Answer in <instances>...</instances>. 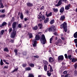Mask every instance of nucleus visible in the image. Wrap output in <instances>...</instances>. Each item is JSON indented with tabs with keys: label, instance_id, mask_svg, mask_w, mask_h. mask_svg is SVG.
Returning <instances> with one entry per match:
<instances>
[{
	"label": "nucleus",
	"instance_id": "obj_1",
	"mask_svg": "<svg viewBox=\"0 0 77 77\" xmlns=\"http://www.w3.org/2000/svg\"><path fill=\"white\" fill-rule=\"evenodd\" d=\"M16 25H17V23L16 22H14L13 24L12 28L13 29V32L11 34V38H14L15 36L16 35V31H15V28L16 27Z\"/></svg>",
	"mask_w": 77,
	"mask_h": 77
},
{
	"label": "nucleus",
	"instance_id": "obj_2",
	"mask_svg": "<svg viewBox=\"0 0 77 77\" xmlns=\"http://www.w3.org/2000/svg\"><path fill=\"white\" fill-rule=\"evenodd\" d=\"M39 35H36L35 39L32 41V42L33 43V47H36V44H37L36 41H38L39 39Z\"/></svg>",
	"mask_w": 77,
	"mask_h": 77
},
{
	"label": "nucleus",
	"instance_id": "obj_3",
	"mask_svg": "<svg viewBox=\"0 0 77 77\" xmlns=\"http://www.w3.org/2000/svg\"><path fill=\"white\" fill-rule=\"evenodd\" d=\"M66 23V22H64L63 24H62L60 25V28L61 29H63H63L65 32H67V26Z\"/></svg>",
	"mask_w": 77,
	"mask_h": 77
},
{
	"label": "nucleus",
	"instance_id": "obj_4",
	"mask_svg": "<svg viewBox=\"0 0 77 77\" xmlns=\"http://www.w3.org/2000/svg\"><path fill=\"white\" fill-rule=\"evenodd\" d=\"M40 41L42 44H45L46 43L47 40H46V39L45 38V35H43L42 36V38L40 39Z\"/></svg>",
	"mask_w": 77,
	"mask_h": 77
},
{
	"label": "nucleus",
	"instance_id": "obj_5",
	"mask_svg": "<svg viewBox=\"0 0 77 77\" xmlns=\"http://www.w3.org/2000/svg\"><path fill=\"white\" fill-rule=\"evenodd\" d=\"M47 30H48L49 32H55L56 30V27L54 26H52L51 28H48L47 29Z\"/></svg>",
	"mask_w": 77,
	"mask_h": 77
},
{
	"label": "nucleus",
	"instance_id": "obj_6",
	"mask_svg": "<svg viewBox=\"0 0 77 77\" xmlns=\"http://www.w3.org/2000/svg\"><path fill=\"white\" fill-rule=\"evenodd\" d=\"M63 55L60 56L58 57V61L59 62H62L63 60Z\"/></svg>",
	"mask_w": 77,
	"mask_h": 77
},
{
	"label": "nucleus",
	"instance_id": "obj_7",
	"mask_svg": "<svg viewBox=\"0 0 77 77\" xmlns=\"http://www.w3.org/2000/svg\"><path fill=\"white\" fill-rule=\"evenodd\" d=\"M62 3V0H60L58 3L56 5V6L58 7L60 6L61 4Z\"/></svg>",
	"mask_w": 77,
	"mask_h": 77
},
{
	"label": "nucleus",
	"instance_id": "obj_8",
	"mask_svg": "<svg viewBox=\"0 0 77 77\" xmlns=\"http://www.w3.org/2000/svg\"><path fill=\"white\" fill-rule=\"evenodd\" d=\"M45 15L47 17H51L52 15V12H51L48 14L47 13H46Z\"/></svg>",
	"mask_w": 77,
	"mask_h": 77
},
{
	"label": "nucleus",
	"instance_id": "obj_9",
	"mask_svg": "<svg viewBox=\"0 0 77 77\" xmlns=\"http://www.w3.org/2000/svg\"><path fill=\"white\" fill-rule=\"evenodd\" d=\"M49 62H50L51 63H52V62H54V60L53 59V58H51V57L49 58Z\"/></svg>",
	"mask_w": 77,
	"mask_h": 77
},
{
	"label": "nucleus",
	"instance_id": "obj_10",
	"mask_svg": "<svg viewBox=\"0 0 77 77\" xmlns=\"http://www.w3.org/2000/svg\"><path fill=\"white\" fill-rule=\"evenodd\" d=\"M70 8V5H67L65 6V9H66V10H69V8Z\"/></svg>",
	"mask_w": 77,
	"mask_h": 77
},
{
	"label": "nucleus",
	"instance_id": "obj_11",
	"mask_svg": "<svg viewBox=\"0 0 77 77\" xmlns=\"http://www.w3.org/2000/svg\"><path fill=\"white\" fill-rule=\"evenodd\" d=\"M42 23H39L38 24V26L39 27L40 29H42Z\"/></svg>",
	"mask_w": 77,
	"mask_h": 77
},
{
	"label": "nucleus",
	"instance_id": "obj_12",
	"mask_svg": "<svg viewBox=\"0 0 77 77\" xmlns=\"http://www.w3.org/2000/svg\"><path fill=\"white\" fill-rule=\"evenodd\" d=\"M49 22V18L47 17L46 20L44 21L45 23H47Z\"/></svg>",
	"mask_w": 77,
	"mask_h": 77
},
{
	"label": "nucleus",
	"instance_id": "obj_13",
	"mask_svg": "<svg viewBox=\"0 0 77 77\" xmlns=\"http://www.w3.org/2000/svg\"><path fill=\"white\" fill-rule=\"evenodd\" d=\"M49 67H50V72H53V68L51 67V66L50 65H49Z\"/></svg>",
	"mask_w": 77,
	"mask_h": 77
},
{
	"label": "nucleus",
	"instance_id": "obj_14",
	"mask_svg": "<svg viewBox=\"0 0 77 77\" xmlns=\"http://www.w3.org/2000/svg\"><path fill=\"white\" fill-rule=\"evenodd\" d=\"M63 11H64V7H62L60 10V12L62 13L63 12Z\"/></svg>",
	"mask_w": 77,
	"mask_h": 77
},
{
	"label": "nucleus",
	"instance_id": "obj_15",
	"mask_svg": "<svg viewBox=\"0 0 77 77\" xmlns=\"http://www.w3.org/2000/svg\"><path fill=\"white\" fill-rule=\"evenodd\" d=\"M65 16H62L61 17L60 19L61 20H62L63 21L65 20Z\"/></svg>",
	"mask_w": 77,
	"mask_h": 77
},
{
	"label": "nucleus",
	"instance_id": "obj_16",
	"mask_svg": "<svg viewBox=\"0 0 77 77\" xmlns=\"http://www.w3.org/2000/svg\"><path fill=\"white\" fill-rule=\"evenodd\" d=\"M44 69L45 71H47V66L46 65H45L44 66Z\"/></svg>",
	"mask_w": 77,
	"mask_h": 77
},
{
	"label": "nucleus",
	"instance_id": "obj_17",
	"mask_svg": "<svg viewBox=\"0 0 77 77\" xmlns=\"http://www.w3.org/2000/svg\"><path fill=\"white\" fill-rule=\"evenodd\" d=\"M43 63H44V64H45V65H48V62L45 60H43Z\"/></svg>",
	"mask_w": 77,
	"mask_h": 77
},
{
	"label": "nucleus",
	"instance_id": "obj_18",
	"mask_svg": "<svg viewBox=\"0 0 77 77\" xmlns=\"http://www.w3.org/2000/svg\"><path fill=\"white\" fill-rule=\"evenodd\" d=\"M38 26H35L33 28V29L34 30H36L38 29Z\"/></svg>",
	"mask_w": 77,
	"mask_h": 77
},
{
	"label": "nucleus",
	"instance_id": "obj_19",
	"mask_svg": "<svg viewBox=\"0 0 77 77\" xmlns=\"http://www.w3.org/2000/svg\"><path fill=\"white\" fill-rule=\"evenodd\" d=\"M27 5L28 6H33V4H32L29 3H27Z\"/></svg>",
	"mask_w": 77,
	"mask_h": 77
},
{
	"label": "nucleus",
	"instance_id": "obj_20",
	"mask_svg": "<svg viewBox=\"0 0 77 77\" xmlns=\"http://www.w3.org/2000/svg\"><path fill=\"white\" fill-rule=\"evenodd\" d=\"M74 37L75 38H77V32H76L74 34Z\"/></svg>",
	"mask_w": 77,
	"mask_h": 77
},
{
	"label": "nucleus",
	"instance_id": "obj_21",
	"mask_svg": "<svg viewBox=\"0 0 77 77\" xmlns=\"http://www.w3.org/2000/svg\"><path fill=\"white\" fill-rule=\"evenodd\" d=\"M53 10L55 12H57L58 11V9L57 8H53Z\"/></svg>",
	"mask_w": 77,
	"mask_h": 77
},
{
	"label": "nucleus",
	"instance_id": "obj_22",
	"mask_svg": "<svg viewBox=\"0 0 77 77\" xmlns=\"http://www.w3.org/2000/svg\"><path fill=\"white\" fill-rule=\"evenodd\" d=\"M54 23V20H52L51 21L50 23V24H53V23Z\"/></svg>",
	"mask_w": 77,
	"mask_h": 77
},
{
	"label": "nucleus",
	"instance_id": "obj_23",
	"mask_svg": "<svg viewBox=\"0 0 77 77\" xmlns=\"http://www.w3.org/2000/svg\"><path fill=\"white\" fill-rule=\"evenodd\" d=\"M76 61H77V60L74 58L72 59V62H76Z\"/></svg>",
	"mask_w": 77,
	"mask_h": 77
},
{
	"label": "nucleus",
	"instance_id": "obj_24",
	"mask_svg": "<svg viewBox=\"0 0 77 77\" xmlns=\"http://www.w3.org/2000/svg\"><path fill=\"white\" fill-rule=\"evenodd\" d=\"M45 17L44 15L41 16V19H42V20H45Z\"/></svg>",
	"mask_w": 77,
	"mask_h": 77
},
{
	"label": "nucleus",
	"instance_id": "obj_25",
	"mask_svg": "<svg viewBox=\"0 0 77 77\" xmlns=\"http://www.w3.org/2000/svg\"><path fill=\"white\" fill-rule=\"evenodd\" d=\"M5 32V31L4 30H2L0 34L1 35H2L3 34V33Z\"/></svg>",
	"mask_w": 77,
	"mask_h": 77
},
{
	"label": "nucleus",
	"instance_id": "obj_26",
	"mask_svg": "<svg viewBox=\"0 0 77 77\" xmlns=\"http://www.w3.org/2000/svg\"><path fill=\"white\" fill-rule=\"evenodd\" d=\"M18 68H17L15 69H14L13 71H12L11 72H15L16 71H17V70H18Z\"/></svg>",
	"mask_w": 77,
	"mask_h": 77
},
{
	"label": "nucleus",
	"instance_id": "obj_27",
	"mask_svg": "<svg viewBox=\"0 0 77 77\" xmlns=\"http://www.w3.org/2000/svg\"><path fill=\"white\" fill-rule=\"evenodd\" d=\"M53 37H54V36H52V38H51L50 39V43H51V41H52L53 40Z\"/></svg>",
	"mask_w": 77,
	"mask_h": 77
},
{
	"label": "nucleus",
	"instance_id": "obj_28",
	"mask_svg": "<svg viewBox=\"0 0 77 77\" xmlns=\"http://www.w3.org/2000/svg\"><path fill=\"white\" fill-rule=\"evenodd\" d=\"M5 51H8V49L7 48H5L4 49Z\"/></svg>",
	"mask_w": 77,
	"mask_h": 77
},
{
	"label": "nucleus",
	"instance_id": "obj_29",
	"mask_svg": "<svg viewBox=\"0 0 77 77\" xmlns=\"http://www.w3.org/2000/svg\"><path fill=\"white\" fill-rule=\"evenodd\" d=\"M47 75H48V76H49L50 77V75H51V73L50 72L49 73V71H47Z\"/></svg>",
	"mask_w": 77,
	"mask_h": 77
},
{
	"label": "nucleus",
	"instance_id": "obj_30",
	"mask_svg": "<svg viewBox=\"0 0 77 77\" xmlns=\"http://www.w3.org/2000/svg\"><path fill=\"white\" fill-rule=\"evenodd\" d=\"M29 65L31 67H34V64L31 63V64H29Z\"/></svg>",
	"mask_w": 77,
	"mask_h": 77
},
{
	"label": "nucleus",
	"instance_id": "obj_31",
	"mask_svg": "<svg viewBox=\"0 0 77 77\" xmlns=\"http://www.w3.org/2000/svg\"><path fill=\"white\" fill-rule=\"evenodd\" d=\"M0 64L1 65H3L4 64V63H3V61L2 60V59H1V60Z\"/></svg>",
	"mask_w": 77,
	"mask_h": 77
},
{
	"label": "nucleus",
	"instance_id": "obj_32",
	"mask_svg": "<svg viewBox=\"0 0 77 77\" xmlns=\"http://www.w3.org/2000/svg\"><path fill=\"white\" fill-rule=\"evenodd\" d=\"M7 24V23H6V22H3L2 23L3 26H5V25H6Z\"/></svg>",
	"mask_w": 77,
	"mask_h": 77
},
{
	"label": "nucleus",
	"instance_id": "obj_33",
	"mask_svg": "<svg viewBox=\"0 0 77 77\" xmlns=\"http://www.w3.org/2000/svg\"><path fill=\"white\" fill-rule=\"evenodd\" d=\"M29 35V37L30 38H31L33 37V35H32V34L30 33Z\"/></svg>",
	"mask_w": 77,
	"mask_h": 77
},
{
	"label": "nucleus",
	"instance_id": "obj_34",
	"mask_svg": "<svg viewBox=\"0 0 77 77\" xmlns=\"http://www.w3.org/2000/svg\"><path fill=\"white\" fill-rule=\"evenodd\" d=\"M14 52L15 53V55H17V50L15 49L14 50Z\"/></svg>",
	"mask_w": 77,
	"mask_h": 77
},
{
	"label": "nucleus",
	"instance_id": "obj_35",
	"mask_svg": "<svg viewBox=\"0 0 77 77\" xmlns=\"http://www.w3.org/2000/svg\"><path fill=\"white\" fill-rule=\"evenodd\" d=\"M20 18L21 19H23V14L22 13H20Z\"/></svg>",
	"mask_w": 77,
	"mask_h": 77
},
{
	"label": "nucleus",
	"instance_id": "obj_36",
	"mask_svg": "<svg viewBox=\"0 0 77 77\" xmlns=\"http://www.w3.org/2000/svg\"><path fill=\"white\" fill-rule=\"evenodd\" d=\"M31 69L30 67H27L26 68V71L29 70H30Z\"/></svg>",
	"mask_w": 77,
	"mask_h": 77
},
{
	"label": "nucleus",
	"instance_id": "obj_37",
	"mask_svg": "<svg viewBox=\"0 0 77 77\" xmlns=\"http://www.w3.org/2000/svg\"><path fill=\"white\" fill-rule=\"evenodd\" d=\"M68 58L70 60H71L72 59V57H71V55H69L68 56Z\"/></svg>",
	"mask_w": 77,
	"mask_h": 77
},
{
	"label": "nucleus",
	"instance_id": "obj_38",
	"mask_svg": "<svg viewBox=\"0 0 77 77\" xmlns=\"http://www.w3.org/2000/svg\"><path fill=\"white\" fill-rule=\"evenodd\" d=\"M9 41L11 42L12 43H14V40H12L11 39H10V40H9Z\"/></svg>",
	"mask_w": 77,
	"mask_h": 77
},
{
	"label": "nucleus",
	"instance_id": "obj_39",
	"mask_svg": "<svg viewBox=\"0 0 77 77\" xmlns=\"http://www.w3.org/2000/svg\"><path fill=\"white\" fill-rule=\"evenodd\" d=\"M21 23H20L18 25V27L19 28H21Z\"/></svg>",
	"mask_w": 77,
	"mask_h": 77
},
{
	"label": "nucleus",
	"instance_id": "obj_40",
	"mask_svg": "<svg viewBox=\"0 0 77 77\" xmlns=\"http://www.w3.org/2000/svg\"><path fill=\"white\" fill-rule=\"evenodd\" d=\"M58 43H61V42H62V40L60 39H59L58 40Z\"/></svg>",
	"mask_w": 77,
	"mask_h": 77
},
{
	"label": "nucleus",
	"instance_id": "obj_41",
	"mask_svg": "<svg viewBox=\"0 0 77 77\" xmlns=\"http://www.w3.org/2000/svg\"><path fill=\"white\" fill-rule=\"evenodd\" d=\"M74 75H77V71L76 70H75L74 71Z\"/></svg>",
	"mask_w": 77,
	"mask_h": 77
},
{
	"label": "nucleus",
	"instance_id": "obj_42",
	"mask_svg": "<svg viewBox=\"0 0 77 77\" xmlns=\"http://www.w3.org/2000/svg\"><path fill=\"white\" fill-rule=\"evenodd\" d=\"M0 5L1 8H3L4 7V6H3V4H2V3H0Z\"/></svg>",
	"mask_w": 77,
	"mask_h": 77
},
{
	"label": "nucleus",
	"instance_id": "obj_43",
	"mask_svg": "<svg viewBox=\"0 0 77 77\" xmlns=\"http://www.w3.org/2000/svg\"><path fill=\"white\" fill-rule=\"evenodd\" d=\"M1 17L2 18H4L5 17V15L3 14L1 15Z\"/></svg>",
	"mask_w": 77,
	"mask_h": 77
},
{
	"label": "nucleus",
	"instance_id": "obj_44",
	"mask_svg": "<svg viewBox=\"0 0 77 77\" xmlns=\"http://www.w3.org/2000/svg\"><path fill=\"white\" fill-rule=\"evenodd\" d=\"M74 41L75 43V44H77V38L75 39L74 40Z\"/></svg>",
	"mask_w": 77,
	"mask_h": 77
},
{
	"label": "nucleus",
	"instance_id": "obj_45",
	"mask_svg": "<svg viewBox=\"0 0 77 77\" xmlns=\"http://www.w3.org/2000/svg\"><path fill=\"white\" fill-rule=\"evenodd\" d=\"M12 28H10L9 29V32L10 33V32H11L12 31Z\"/></svg>",
	"mask_w": 77,
	"mask_h": 77
},
{
	"label": "nucleus",
	"instance_id": "obj_46",
	"mask_svg": "<svg viewBox=\"0 0 77 77\" xmlns=\"http://www.w3.org/2000/svg\"><path fill=\"white\" fill-rule=\"evenodd\" d=\"M69 76V74H67L65 76H64V77H68Z\"/></svg>",
	"mask_w": 77,
	"mask_h": 77
},
{
	"label": "nucleus",
	"instance_id": "obj_47",
	"mask_svg": "<svg viewBox=\"0 0 77 77\" xmlns=\"http://www.w3.org/2000/svg\"><path fill=\"white\" fill-rule=\"evenodd\" d=\"M38 18H39V19H41V15H38Z\"/></svg>",
	"mask_w": 77,
	"mask_h": 77
},
{
	"label": "nucleus",
	"instance_id": "obj_48",
	"mask_svg": "<svg viewBox=\"0 0 77 77\" xmlns=\"http://www.w3.org/2000/svg\"><path fill=\"white\" fill-rule=\"evenodd\" d=\"M34 57H35V58H38L39 57V56L38 55H36L34 56Z\"/></svg>",
	"mask_w": 77,
	"mask_h": 77
},
{
	"label": "nucleus",
	"instance_id": "obj_49",
	"mask_svg": "<svg viewBox=\"0 0 77 77\" xmlns=\"http://www.w3.org/2000/svg\"><path fill=\"white\" fill-rule=\"evenodd\" d=\"M74 67H75V69H76V68H77V64H76V63L75 64V65L74 66Z\"/></svg>",
	"mask_w": 77,
	"mask_h": 77
},
{
	"label": "nucleus",
	"instance_id": "obj_50",
	"mask_svg": "<svg viewBox=\"0 0 77 77\" xmlns=\"http://www.w3.org/2000/svg\"><path fill=\"white\" fill-rule=\"evenodd\" d=\"M64 55H65V58H68V56H67V54H65Z\"/></svg>",
	"mask_w": 77,
	"mask_h": 77
},
{
	"label": "nucleus",
	"instance_id": "obj_51",
	"mask_svg": "<svg viewBox=\"0 0 77 77\" xmlns=\"http://www.w3.org/2000/svg\"><path fill=\"white\" fill-rule=\"evenodd\" d=\"M1 12L2 13H4V12H5V10L3 9L1 10Z\"/></svg>",
	"mask_w": 77,
	"mask_h": 77
},
{
	"label": "nucleus",
	"instance_id": "obj_52",
	"mask_svg": "<svg viewBox=\"0 0 77 77\" xmlns=\"http://www.w3.org/2000/svg\"><path fill=\"white\" fill-rule=\"evenodd\" d=\"M22 65L23 67H25L26 66V64H23Z\"/></svg>",
	"mask_w": 77,
	"mask_h": 77
},
{
	"label": "nucleus",
	"instance_id": "obj_53",
	"mask_svg": "<svg viewBox=\"0 0 77 77\" xmlns=\"http://www.w3.org/2000/svg\"><path fill=\"white\" fill-rule=\"evenodd\" d=\"M63 73L64 74H67V71H64L63 72Z\"/></svg>",
	"mask_w": 77,
	"mask_h": 77
},
{
	"label": "nucleus",
	"instance_id": "obj_54",
	"mask_svg": "<svg viewBox=\"0 0 77 77\" xmlns=\"http://www.w3.org/2000/svg\"><path fill=\"white\" fill-rule=\"evenodd\" d=\"M62 67H61V68L60 69V73H62Z\"/></svg>",
	"mask_w": 77,
	"mask_h": 77
},
{
	"label": "nucleus",
	"instance_id": "obj_55",
	"mask_svg": "<svg viewBox=\"0 0 77 77\" xmlns=\"http://www.w3.org/2000/svg\"><path fill=\"white\" fill-rule=\"evenodd\" d=\"M44 9V6H42L40 8L41 10H42V9Z\"/></svg>",
	"mask_w": 77,
	"mask_h": 77
},
{
	"label": "nucleus",
	"instance_id": "obj_56",
	"mask_svg": "<svg viewBox=\"0 0 77 77\" xmlns=\"http://www.w3.org/2000/svg\"><path fill=\"white\" fill-rule=\"evenodd\" d=\"M11 21H14V17H12Z\"/></svg>",
	"mask_w": 77,
	"mask_h": 77
},
{
	"label": "nucleus",
	"instance_id": "obj_57",
	"mask_svg": "<svg viewBox=\"0 0 77 77\" xmlns=\"http://www.w3.org/2000/svg\"><path fill=\"white\" fill-rule=\"evenodd\" d=\"M62 39V40H63V41H64V40H65V38H64L63 37H62L61 38Z\"/></svg>",
	"mask_w": 77,
	"mask_h": 77
},
{
	"label": "nucleus",
	"instance_id": "obj_58",
	"mask_svg": "<svg viewBox=\"0 0 77 77\" xmlns=\"http://www.w3.org/2000/svg\"><path fill=\"white\" fill-rule=\"evenodd\" d=\"M3 25L2 24L0 25V27H3Z\"/></svg>",
	"mask_w": 77,
	"mask_h": 77
},
{
	"label": "nucleus",
	"instance_id": "obj_59",
	"mask_svg": "<svg viewBox=\"0 0 77 77\" xmlns=\"http://www.w3.org/2000/svg\"><path fill=\"white\" fill-rule=\"evenodd\" d=\"M4 68H8V66H5V67H4Z\"/></svg>",
	"mask_w": 77,
	"mask_h": 77
},
{
	"label": "nucleus",
	"instance_id": "obj_60",
	"mask_svg": "<svg viewBox=\"0 0 77 77\" xmlns=\"http://www.w3.org/2000/svg\"><path fill=\"white\" fill-rule=\"evenodd\" d=\"M5 63H6V64H7V65H9V63H8L7 62H5Z\"/></svg>",
	"mask_w": 77,
	"mask_h": 77
},
{
	"label": "nucleus",
	"instance_id": "obj_61",
	"mask_svg": "<svg viewBox=\"0 0 77 77\" xmlns=\"http://www.w3.org/2000/svg\"><path fill=\"white\" fill-rule=\"evenodd\" d=\"M54 35H57V33L54 32Z\"/></svg>",
	"mask_w": 77,
	"mask_h": 77
},
{
	"label": "nucleus",
	"instance_id": "obj_62",
	"mask_svg": "<svg viewBox=\"0 0 77 77\" xmlns=\"http://www.w3.org/2000/svg\"><path fill=\"white\" fill-rule=\"evenodd\" d=\"M62 65H65V63L64 62H63L62 63Z\"/></svg>",
	"mask_w": 77,
	"mask_h": 77
},
{
	"label": "nucleus",
	"instance_id": "obj_63",
	"mask_svg": "<svg viewBox=\"0 0 77 77\" xmlns=\"http://www.w3.org/2000/svg\"><path fill=\"white\" fill-rule=\"evenodd\" d=\"M3 61L4 62H5V63H6V60H3Z\"/></svg>",
	"mask_w": 77,
	"mask_h": 77
},
{
	"label": "nucleus",
	"instance_id": "obj_64",
	"mask_svg": "<svg viewBox=\"0 0 77 77\" xmlns=\"http://www.w3.org/2000/svg\"><path fill=\"white\" fill-rule=\"evenodd\" d=\"M75 52L77 53V50L76 49L75 50Z\"/></svg>",
	"mask_w": 77,
	"mask_h": 77
}]
</instances>
